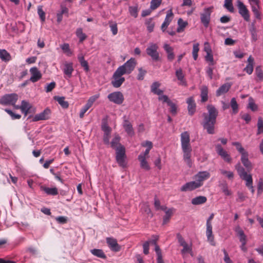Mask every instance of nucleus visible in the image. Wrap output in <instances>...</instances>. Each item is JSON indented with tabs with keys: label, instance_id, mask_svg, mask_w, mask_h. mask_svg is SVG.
Instances as JSON below:
<instances>
[{
	"label": "nucleus",
	"instance_id": "f257e3e1",
	"mask_svg": "<svg viewBox=\"0 0 263 263\" xmlns=\"http://www.w3.org/2000/svg\"><path fill=\"white\" fill-rule=\"evenodd\" d=\"M208 114L204 113L203 114V121L202 125L209 134L214 133V125L216 123V118L218 116V110L212 105L207 106Z\"/></svg>",
	"mask_w": 263,
	"mask_h": 263
},
{
	"label": "nucleus",
	"instance_id": "f03ea898",
	"mask_svg": "<svg viewBox=\"0 0 263 263\" xmlns=\"http://www.w3.org/2000/svg\"><path fill=\"white\" fill-rule=\"evenodd\" d=\"M181 146L183 153V159L189 167H191L192 162L191 159L192 151L190 143V135L187 132H184L180 135Z\"/></svg>",
	"mask_w": 263,
	"mask_h": 263
},
{
	"label": "nucleus",
	"instance_id": "7ed1b4c3",
	"mask_svg": "<svg viewBox=\"0 0 263 263\" xmlns=\"http://www.w3.org/2000/svg\"><path fill=\"white\" fill-rule=\"evenodd\" d=\"M137 64L134 58H130L123 65L119 66L117 70L122 74H130L135 69Z\"/></svg>",
	"mask_w": 263,
	"mask_h": 263
},
{
	"label": "nucleus",
	"instance_id": "20e7f679",
	"mask_svg": "<svg viewBox=\"0 0 263 263\" xmlns=\"http://www.w3.org/2000/svg\"><path fill=\"white\" fill-rule=\"evenodd\" d=\"M116 159L119 165L122 167H125L126 166V162L125 161L126 155L125 149L123 146L121 144L116 148Z\"/></svg>",
	"mask_w": 263,
	"mask_h": 263
},
{
	"label": "nucleus",
	"instance_id": "39448f33",
	"mask_svg": "<svg viewBox=\"0 0 263 263\" xmlns=\"http://www.w3.org/2000/svg\"><path fill=\"white\" fill-rule=\"evenodd\" d=\"M214 216V215L213 213L211 214L206 222V235L207 237L208 241L213 246H215L216 245L215 242L214 241V236L213 234L212 225L211 222L212 220L213 219Z\"/></svg>",
	"mask_w": 263,
	"mask_h": 263
},
{
	"label": "nucleus",
	"instance_id": "423d86ee",
	"mask_svg": "<svg viewBox=\"0 0 263 263\" xmlns=\"http://www.w3.org/2000/svg\"><path fill=\"white\" fill-rule=\"evenodd\" d=\"M158 46L155 43H150L146 49V52L151 57L153 61H157L160 60L159 53L158 52Z\"/></svg>",
	"mask_w": 263,
	"mask_h": 263
},
{
	"label": "nucleus",
	"instance_id": "0eeeda50",
	"mask_svg": "<svg viewBox=\"0 0 263 263\" xmlns=\"http://www.w3.org/2000/svg\"><path fill=\"white\" fill-rule=\"evenodd\" d=\"M101 129L103 132V142L105 144L109 145L111 128L108 125L107 121L105 119H103L102 120Z\"/></svg>",
	"mask_w": 263,
	"mask_h": 263
},
{
	"label": "nucleus",
	"instance_id": "6e6552de",
	"mask_svg": "<svg viewBox=\"0 0 263 263\" xmlns=\"http://www.w3.org/2000/svg\"><path fill=\"white\" fill-rule=\"evenodd\" d=\"M18 100V96L16 93L5 95L0 99V104L4 105H14Z\"/></svg>",
	"mask_w": 263,
	"mask_h": 263
},
{
	"label": "nucleus",
	"instance_id": "1a4fd4ad",
	"mask_svg": "<svg viewBox=\"0 0 263 263\" xmlns=\"http://www.w3.org/2000/svg\"><path fill=\"white\" fill-rule=\"evenodd\" d=\"M122 74L119 71L116 70L112 76V80L111 81L112 85L115 88H118L121 86L125 81V78L122 77Z\"/></svg>",
	"mask_w": 263,
	"mask_h": 263
},
{
	"label": "nucleus",
	"instance_id": "9d476101",
	"mask_svg": "<svg viewBox=\"0 0 263 263\" xmlns=\"http://www.w3.org/2000/svg\"><path fill=\"white\" fill-rule=\"evenodd\" d=\"M211 8H206L204 9L203 12L200 14L201 22L205 28L209 26L211 20Z\"/></svg>",
	"mask_w": 263,
	"mask_h": 263
},
{
	"label": "nucleus",
	"instance_id": "9b49d317",
	"mask_svg": "<svg viewBox=\"0 0 263 263\" xmlns=\"http://www.w3.org/2000/svg\"><path fill=\"white\" fill-rule=\"evenodd\" d=\"M237 7L238 9V12L240 15L246 21H250L249 11L244 4L240 1H238Z\"/></svg>",
	"mask_w": 263,
	"mask_h": 263
},
{
	"label": "nucleus",
	"instance_id": "f8f14e48",
	"mask_svg": "<svg viewBox=\"0 0 263 263\" xmlns=\"http://www.w3.org/2000/svg\"><path fill=\"white\" fill-rule=\"evenodd\" d=\"M109 100L117 104H121L124 101L123 94L120 91H116L109 94L107 96Z\"/></svg>",
	"mask_w": 263,
	"mask_h": 263
},
{
	"label": "nucleus",
	"instance_id": "ddd939ff",
	"mask_svg": "<svg viewBox=\"0 0 263 263\" xmlns=\"http://www.w3.org/2000/svg\"><path fill=\"white\" fill-rule=\"evenodd\" d=\"M215 149L217 153L221 158L228 163H231L232 158L228 153L225 151L220 144H217L215 146Z\"/></svg>",
	"mask_w": 263,
	"mask_h": 263
},
{
	"label": "nucleus",
	"instance_id": "4468645a",
	"mask_svg": "<svg viewBox=\"0 0 263 263\" xmlns=\"http://www.w3.org/2000/svg\"><path fill=\"white\" fill-rule=\"evenodd\" d=\"M50 109H49L48 108H46L42 112L35 115L34 116L32 121L34 122H36L40 120H48L50 118Z\"/></svg>",
	"mask_w": 263,
	"mask_h": 263
},
{
	"label": "nucleus",
	"instance_id": "2eb2a0df",
	"mask_svg": "<svg viewBox=\"0 0 263 263\" xmlns=\"http://www.w3.org/2000/svg\"><path fill=\"white\" fill-rule=\"evenodd\" d=\"M31 77L29 79L30 82L35 83L39 81L42 77L41 71L36 67L30 69Z\"/></svg>",
	"mask_w": 263,
	"mask_h": 263
},
{
	"label": "nucleus",
	"instance_id": "dca6fc26",
	"mask_svg": "<svg viewBox=\"0 0 263 263\" xmlns=\"http://www.w3.org/2000/svg\"><path fill=\"white\" fill-rule=\"evenodd\" d=\"M201 186V184L197 182L196 180L186 183L180 189L182 192L191 191Z\"/></svg>",
	"mask_w": 263,
	"mask_h": 263
},
{
	"label": "nucleus",
	"instance_id": "f3484780",
	"mask_svg": "<svg viewBox=\"0 0 263 263\" xmlns=\"http://www.w3.org/2000/svg\"><path fill=\"white\" fill-rule=\"evenodd\" d=\"M106 243L110 249L114 252H119L121 250L120 246L118 243L116 239L113 237H107Z\"/></svg>",
	"mask_w": 263,
	"mask_h": 263
},
{
	"label": "nucleus",
	"instance_id": "a211bd4d",
	"mask_svg": "<svg viewBox=\"0 0 263 263\" xmlns=\"http://www.w3.org/2000/svg\"><path fill=\"white\" fill-rule=\"evenodd\" d=\"M210 177V174L207 171L199 172L194 176V179L197 183L201 184V186L203 184V181Z\"/></svg>",
	"mask_w": 263,
	"mask_h": 263
},
{
	"label": "nucleus",
	"instance_id": "6ab92c4d",
	"mask_svg": "<svg viewBox=\"0 0 263 263\" xmlns=\"http://www.w3.org/2000/svg\"><path fill=\"white\" fill-rule=\"evenodd\" d=\"M235 168L237 171L238 174L240 176V177L245 181H247V179L249 178V177H252L251 175L248 174L247 172L245 171V168L241 165L240 163H237L235 166Z\"/></svg>",
	"mask_w": 263,
	"mask_h": 263
},
{
	"label": "nucleus",
	"instance_id": "aec40b11",
	"mask_svg": "<svg viewBox=\"0 0 263 263\" xmlns=\"http://www.w3.org/2000/svg\"><path fill=\"white\" fill-rule=\"evenodd\" d=\"M177 238L180 245L183 247V249L181 250L182 254L191 251V248L189 246L183 238L179 234H177Z\"/></svg>",
	"mask_w": 263,
	"mask_h": 263
},
{
	"label": "nucleus",
	"instance_id": "412c9836",
	"mask_svg": "<svg viewBox=\"0 0 263 263\" xmlns=\"http://www.w3.org/2000/svg\"><path fill=\"white\" fill-rule=\"evenodd\" d=\"M187 110L189 114L193 116L196 111V105L193 97H190L187 99Z\"/></svg>",
	"mask_w": 263,
	"mask_h": 263
},
{
	"label": "nucleus",
	"instance_id": "4be33fe9",
	"mask_svg": "<svg viewBox=\"0 0 263 263\" xmlns=\"http://www.w3.org/2000/svg\"><path fill=\"white\" fill-rule=\"evenodd\" d=\"M173 13L172 12V10L171 9L167 12L166 15L165 16L164 22L162 23L161 25V30L162 31H164L166 28L170 25L172 20L173 18Z\"/></svg>",
	"mask_w": 263,
	"mask_h": 263
},
{
	"label": "nucleus",
	"instance_id": "5701e85b",
	"mask_svg": "<svg viewBox=\"0 0 263 263\" xmlns=\"http://www.w3.org/2000/svg\"><path fill=\"white\" fill-rule=\"evenodd\" d=\"M248 64L246 67L243 69V71H246L248 74L252 73L254 69V60L253 58L250 55L248 60Z\"/></svg>",
	"mask_w": 263,
	"mask_h": 263
},
{
	"label": "nucleus",
	"instance_id": "b1692460",
	"mask_svg": "<svg viewBox=\"0 0 263 263\" xmlns=\"http://www.w3.org/2000/svg\"><path fill=\"white\" fill-rule=\"evenodd\" d=\"M163 48L167 53V60L170 61H172L175 58L173 48L170 45L165 44L163 46Z\"/></svg>",
	"mask_w": 263,
	"mask_h": 263
},
{
	"label": "nucleus",
	"instance_id": "393cba45",
	"mask_svg": "<svg viewBox=\"0 0 263 263\" xmlns=\"http://www.w3.org/2000/svg\"><path fill=\"white\" fill-rule=\"evenodd\" d=\"M124 118H125V117H124ZM123 126L125 132L128 135L132 136L134 135V129L133 128V126L128 120L126 119L124 120V121L123 122Z\"/></svg>",
	"mask_w": 263,
	"mask_h": 263
},
{
	"label": "nucleus",
	"instance_id": "a878e982",
	"mask_svg": "<svg viewBox=\"0 0 263 263\" xmlns=\"http://www.w3.org/2000/svg\"><path fill=\"white\" fill-rule=\"evenodd\" d=\"M231 87V85L228 83L223 84L216 90V96L219 97L227 93Z\"/></svg>",
	"mask_w": 263,
	"mask_h": 263
},
{
	"label": "nucleus",
	"instance_id": "bb28decb",
	"mask_svg": "<svg viewBox=\"0 0 263 263\" xmlns=\"http://www.w3.org/2000/svg\"><path fill=\"white\" fill-rule=\"evenodd\" d=\"M175 75L179 81V84L181 85H186V82L184 79V75L183 73V71L181 68H179L176 70Z\"/></svg>",
	"mask_w": 263,
	"mask_h": 263
},
{
	"label": "nucleus",
	"instance_id": "cd10ccee",
	"mask_svg": "<svg viewBox=\"0 0 263 263\" xmlns=\"http://www.w3.org/2000/svg\"><path fill=\"white\" fill-rule=\"evenodd\" d=\"M234 231L239 236L240 242L242 243V245H244L245 242H247V237L243 231L239 226L235 227Z\"/></svg>",
	"mask_w": 263,
	"mask_h": 263
},
{
	"label": "nucleus",
	"instance_id": "c85d7f7f",
	"mask_svg": "<svg viewBox=\"0 0 263 263\" xmlns=\"http://www.w3.org/2000/svg\"><path fill=\"white\" fill-rule=\"evenodd\" d=\"M73 71V64L72 63H65L63 68L64 73L68 78H70Z\"/></svg>",
	"mask_w": 263,
	"mask_h": 263
},
{
	"label": "nucleus",
	"instance_id": "c756f323",
	"mask_svg": "<svg viewBox=\"0 0 263 263\" xmlns=\"http://www.w3.org/2000/svg\"><path fill=\"white\" fill-rule=\"evenodd\" d=\"M201 102H205L208 100V88L205 85L202 86L200 88Z\"/></svg>",
	"mask_w": 263,
	"mask_h": 263
},
{
	"label": "nucleus",
	"instance_id": "7c9ffc66",
	"mask_svg": "<svg viewBox=\"0 0 263 263\" xmlns=\"http://www.w3.org/2000/svg\"><path fill=\"white\" fill-rule=\"evenodd\" d=\"M78 59L80 63L81 66L84 68L85 71L87 72L89 70L88 62L85 60L84 55L82 54H79L78 56Z\"/></svg>",
	"mask_w": 263,
	"mask_h": 263
},
{
	"label": "nucleus",
	"instance_id": "2f4dec72",
	"mask_svg": "<svg viewBox=\"0 0 263 263\" xmlns=\"http://www.w3.org/2000/svg\"><path fill=\"white\" fill-rule=\"evenodd\" d=\"M207 200L206 197L199 196L192 199L191 203L193 205H199L204 203Z\"/></svg>",
	"mask_w": 263,
	"mask_h": 263
},
{
	"label": "nucleus",
	"instance_id": "473e14b6",
	"mask_svg": "<svg viewBox=\"0 0 263 263\" xmlns=\"http://www.w3.org/2000/svg\"><path fill=\"white\" fill-rule=\"evenodd\" d=\"M138 158L140 162V166L142 168L146 171L150 169V167L146 161V158H144V156H143L142 155H139Z\"/></svg>",
	"mask_w": 263,
	"mask_h": 263
},
{
	"label": "nucleus",
	"instance_id": "72a5a7b5",
	"mask_svg": "<svg viewBox=\"0 0 263 263\" xmlns=\"http://www.w3.org/2000/svg\"><path fill=\"white\" fill-rule=\"evenodd\" d=\"M20 107L22 112L24 113L25 115H27L31 108V105L28 102L23 100Z\"/></svg>",
	"mask_w": 263,
	"mask_h": 263
},
{
	"label": "nucleus",
	"instance_id": "f704fd0d",
	"mask_svg": "<svg viewBox=\"0 0 263 263\" xmlns=\"http://www.w3.org/2000/svg\"><path fill=\"white\" fill-rule=\"evenodd\" d=\"M42 190L44 191L47 194L50 195H57L58 194V189L56 187H41Z\"/></svg>",
	"mask_w": 263,
	"mask_h": 263
},
{
	"label": "nucleus",
	"instance_id": "c9c22d12",
	"mask_svg": "<svg viewBox=\"0 0 263 263\" xmlns=\"http://www.w3.org/2000/svg\"><path fill=\"white\" fill-rule=\"evenodd\" d=\"M251 6L252 11L253 12L255 18L260 20L261 18V17L260 13L259 11V9L260 8L259 4L252 5Z\"/></svg>",
	"mask_w": 263,
	"mask_h": 263
},
{
	"label": "nucleus",
	"instance_id": "e433bc0d",
	"mask_svg": "<svg viewBox=\"0 0 263 263\" xmlns=\"http://www.w3.org/2000/svg\"><path fill=\"white\" fill-rule=\"evenodd\" d=\"M90 252L92 254L97 257L103 259L106 258V255L104 254V253L101 249H92L90 250Z\"/></svg>",
	"mask_w": 263,
	"mask_h": 263
},
{
	"label": "nucleus",
	"instance_id": "4c0bfd02",
	"mask_svg": "<svg viewBox=\"0 0 263 263\" xmlns=\"http://www.w3.org/2000/svg\"><path fill=\"white\" fill-rule=\"evenodd\" d=\"M178 27L177 29V32H181L183 31L185 27L187 25V22L184 21L182 18H180L178 20Z\"/></svg>",
	"mask_w": 263,
	"mask_h": 263
},
{
	"label": "nucleus",
	"instance_id": "58836bf2",
	"mask_svg": "<svg viewBox=\"0 0 263 263\" xmlns=\"http://www.w3.org/2000/svg\"><path fill=\"white\" fill-rule=\"evenodd\" d=\"M55 100L59 103V104L64 108H68L69 104L67 101L65 100V98L63 97H55Z\"/></svg>",
	"mask_w": 263,
	"mask_h": 263
},
{
	"label": "nucleus",
	"instance_id": "ea45409f",
	"mask_svg": "<svg viewBox=\"0 0 263 263\" xmlns=\"http://www.w3.org/2000/svg\"><path fill=\"white\" fill-rule=\"evenodd\" d=\"M0 59L4 61H9L10 60L11 57L6 50L2 49L0 50Z\"/></svg>",
	"mask_w": 263,
	"mask_h": 263
},
{
	"label": "nucleus",
	"instance_id": "a19ab883",
	"mask_svg": "<svg viewBox=\"0 0 263 263\" xmlns=\"http://www.w3.org/2000/svg\"><path fill=\"white\" fill-rule=\"evenodd\" d=\"M219 186L221 188L222 192L224 194V195L229 196L231 194L230 191H229L228 189V184L226 181H223L220 183Z\"/></svg>",
	"mask_w": 263,
	"mask_h": 263
},
{
	"label": "nucleus",
	"instance_id": "79ce46f5",
	"mask_svg": "<svg viewBox=\"0 0 263 263\" xmlns=\"http://www.w3.org/2000/svg\"><path fill=\"white\" fill-rule=\"evenodd\" d=\"M76 35L79 39V42H82L86 39V35L83 32V30L81 28H79L76 31Z\"/></svg>",
	"mask_w": 263,
	"mask_h": 263
},
{
	"label": "nucleus",
	"instance_id": "37998d69",
	"mask_svg": "<svg viewBox=\"0 0 263 263\" xmlns=\"http://www.w3.org/2000/svg\"><path fill=\"white\" fill-rule=\"evenodd\" d=\"M205 50L206 52V55L205 57V60L206 61L210 62V63L209 64L210 66H213L214 65V62L213 56L211 53V50L210 49H205Z\"/></svg>",
	"mask_w": 263,
	"mask_h": 263
},
{
	"label": "nucleus",
	"instance_id": "c03bdc74",
	"mask_svg": "<svg viewBox=\"0 0 263 263\" xmlns=\"http://www.w3.org/2000/svg\"><path fill=\"white\" fill-rule=\"evenodd\" d=\"M230 106L233 110V113L236 114L238 112V105L236 102V99L233 98L230 102Z\"/></svg>",
	"mask_w": 263,
	"mask_h": 263
},
{
	"label": "nucleus",
	"instance_id": "a18cd8bd",
	"mask_svg": "<svg viewBox=\"0 0 263 263\" xmlns=\"http://www.w3.org/2000/svg\"><path fill=\"white\" fill-rule=\"evenodd\" d=\"M257 135H260L263 133V120L261 117L258 118Z\"/></svg>",
	"mask_w": 263,
	"mask_h": 263
},
{
	"label": "nucleus",
	"instance_id": "49530a36",
	"mask_svg": "<svg viewBox=\"0 0 263 263\" xmlns=\"http://www.w3.org/2000/svg\"><path fill=\"white\" fill-rule=\"evenodd\" d=\"M154 206L156 210L165 211L167 209L165 206H161L160 205V202L156 197L154 198Z\"/></svg>",
	"mask_w": 263,
	"mask_h": 263
},
{
	"label": "nucleus",
	"instance_id": "de8ad7c7",
	"mask_svg": "<svg viewBox=\"0 0 263 263\" xmlns=\"http://www.w3.org/2000/svg\"><path fill=\"white\" fill-rule=\"evenodd\" d=\"M61 48L67 55L70 56L72 54V52L71 51L68 44L65 43L62 45Z\"/></svg>",
	"mask_w": 263,
	"mask_h": 263
},
{
	"label": "nucleus",
	"instance_id": "09e8293b",
	"mask_svg": "<svg viewBox=\"0 0 263 263\" xmlns=\"http://www.w3.org/2000/svg\"><path fill=\"white\" fill-rule=\"evenodd\" d=\"M250 32H251L252 39L254 41H256L257 40V35L256 31V28L253 24L251 25L250 28Z\"/></svg>",
	"mask_w": 263,
	"mask_h": 263
},
{
	"label": "nucleus",
	"instance_id": "8fccbe9b",
	"mask_svg": "<svg viewBox=\"0 0 263 263\" xmlns=\"http://www.w3.org/2000/svg\"><path fill=\"white\" fill-rule=\"evenodd\" d=\"M199 44L196 43L193 45L192 54L194 60H196L198 58V52L199 51Z\"/></svg>",
	"mask_w": 263,
	"mask_h": 263
},
{
	"label": "nucleus",
	"instance_id": "3c124183",
	"mask_svg": "<svg viewBox=\"0 0 263 263\" xmlns=\"http://www.w3.org/2000/svg\"><path fill=\"white\" fill-rule=\"evenodd\" d=\"M138 74L137 79L138 80L142 81L144 79L145 75L146 74L147 71L146 70L143 69L142 68H138Z\"/></svg>",
	"mask_w": 263,
	"mask_h": 263
},
{
	"label": "nucleus",
	"instance_id": "603ef678",
	"mask_svg": "<svg viewBox=\"0 0 263 263\" xmlns=\"http://www.w3.org/2000/svg\"><path fill=\"white\" fill-rule=\"evenodd\" d=\"M165 212V215L163 217V224H165L167 222L172 214V210L169 209L164 211Z\"/></svg>",
	"mask_w": 263,
	"mask_h": 263
},
{
	"label": "nucleus",
	"instance_id": "864d4df0",
	"mask_svg": "<svg viewBox=\"0 0 263 263\" xmlns=\"http://www.w3.org/2000/svg\"><path fill=\"white\" fill-rule=\"evenodd\" d=\"M100 97V94H96L90 97L88 100L86 104L90 107H91L93 103Z\"/></svg>",
	"mask_w": 263,
	"mask_h": 263
},
{
	"label": "nucleus",
	"instance_id": "5fc2aeb1",
	"mask_svg": "<svg viewBox=\"0 0 263 263\" xmlns=\"http://www.w3.org/2000/svg\"><path fill=\"white\" fill-rule=\"evenodd\" d=\"M246 185L251 190L252 194H254L255 190L253 186V179L252 177H249L246 181Z\"/></svg>",
	"mask_w": 263,
	"mask_h": 263
},
{
	"label": "nucleus",
	"instance_id": "6e6d98bb",
	"mask_svg": "<svg viewBox=\"0 0 263 263\" xmlns=\"http://www.w3.org/2000/svg\"><path fill=\"white\" fill-rule=\"evenodd\" d=\"M120 140V137L119 136H116L110 143L111 147L116 149V148L118 147L117 145L119 143Z\"/></svg>",
	"mask_w": 263,
	"mask_h": 263
},
{
	"label": "nucleus",
	"instance_id": "4d7b16f0",
	"mask_svg": "<svg viewBox=\"0 0 263 263\" xmlns=\"http://www.w3.org/2000/svg\"><path fill=\"white\" fill-rule=\"evenodd\" d=\"M220 173L222 175H226L229 179H233L234 178V173L231 171H227L223 169L219 170Z\"/></svg>",
	"mask_w": 263,
	"mask_h": 263
},
{
	"label": "nucleus",
	"instance_id": "13d9d810",
	"mask_svg": "<svg viewBox=\"0 0 263 263\" xmlns=\"http://www.w3.org/2000/svg\"><path fill=\"white\" fill-rule=\"evenodd\" d=\"M162 0H152L150 8L152 10L157 8L161 4Z\"/></svg>",
	"mask_w": 263,
	"mask_h": 263
},
{
	"label": "nucleus",
	"instance_id": "bf43d9fd",
	"mask_svg": "<svg viewBox=\"0 0 263 263\" xmlns=\"http://www.w3.org/2000/svg\"><path fill=\"white\" fill-rule=\"evenodd\" d=\"M37 13L42 22L45 20V13L42 9V6H39L37 7Z\"/></svg>",
	"mask_w": 263,
	"mask_h": 263
},
{
	"label": "nucleus",
	"instance_id": "052dcab7",
	"mask_svg": "<svg viewBox=\"0 0 263 263\" xmlns=\"http://www.w3.org/2000/svg\"><path fill=\"white\" fill-rule=\"evenodd\" d=\"M255 73L259 81L263 80V72L260 66H257L255 69Z\"/></svg>",
	"mask_w": 263,
	"mask_h": 263
},
{
	"label": "nucleus",
	"instance_id": "680f3d73",
	"mask_svg": "<svg viewBox=\"0 0 263 263\" xmlns=\"http://www.w3.org/2000/svg\"><path fill=\"white\" fill-rule=\"evenodd\" d=\"M168 106L170 107V112L173 115H175L177 113V106L176 104L173 103L171 101L168 102L167 104Z\"/></svg>",
	"mask_w": 263,
	"mask_h": 263
},
{
	"label": "nucleus",
	"instance_id": "e2e57ef3",
	"mask_svg": "<svg viewBox=\"0 0 263 263\" xmlns=\"http://www.w3.org/2000/svg\"><path fill=\"white\" fill-rule=\"evenodd\" d=\"M146 24L147 25V30L149 32H151L153 31V29L154 27V23L153 22L152 19L149 18L146 21Z\"/></svg>",
	"mask_w": 263,
	"mask_h": 263
},
{
	"label": "nucleus",
	"instance_id": "0e129e2a",
	"mask_svg": "<svg viewBox=\"0 0 263 263\" xmlns=\"http://www.w3.org/2000/svg\"><path fill=\"white\" fill-rule=\"evenodd\" d=\"M248 107L251 109L252 111H254L257 110V106L255 103L253 102V100L252 98H250L249 99V103L248 104Z\"/></svg>",
	"mask_w": 263,
	"mask_h": 263
},
{
	"label": "nucleus",
	"instance_id": "69168bd1",
	"mask_svg": "<svg viewBox=\"0 0 263 263\" xmlns=\"http://www.w3.org/2000/svg\"><path fill=\"white\" fill-rule=\"evenodd\" d=\"M244 166L247 168L248 172H250L252 169V165L251 162L249 160V159L246 160V161H243V162H241Z\"/></svg>",
	"mask_w": 263,
	"mask_h": 263
},
{
	"label": "nucleus",
	"instance_id": "338daca9",
	"mask_svg": "<svg viewBox=\"0 0 263 263\" xmlns=\"http://www.w3.org/2000/svg\"><path fill=\"white\" fill-rule=\"evenodd\" d=\"M56 84L54 82H52L48 84L45 87V91L47 92L51 91L55 87Z\"/></svg>",
	"mask_w": 263,
	"mask_h": 263
},
{
	"label": "nucleus",
	"instance_id": "774afa93",
	"mask_svg": "<svg viewBox=\"0 0 263 263\" xmlns=\"http://www.w3.org/2000/svg\"><path fill=\"white\" fill-rule=\"evenodd\" d=\"M160 86V83L158 82H154L151 86V90L153 93H154L159 89Z\"/></svg>",
	"mask_w": 263,
	"mask_h": 263
}]
</instances>
